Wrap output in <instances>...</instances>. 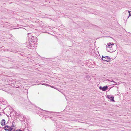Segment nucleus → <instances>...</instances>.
<instances>
[{
    "instance_id": "nucleus-1",
    "label": "nucleus",
    "mask_w": 131,
    "mask_h": 131,
    "mask_svg": "<svg viewBox=\"0 0 131 131\" xmlns=\"http://www.w3.org/2000/svg\"><path fill=\"white\" fill-rule=\"evenodd\" d=\"M28 36L29 39L28 40L27 42H28V41H29V42L28 43V45H27L28 46H29L31 47H32V45H34L33 44L35 43V41L34 40V36H32L31 35V34H29L28 35Z\"/></svg>"
},
{
    "instance_id": "nucleus-2",
    "label": "nucleus",
    "mask_w": 131,
    "mask_h": 131,
    "mask_svg": "<svg viewBox=\"0 0 131 131\" xmlns=\"http://www.w3.org/2000/svg\"><path fill=\"white\" fill-rule=\"evenodd\" d=\"M110 49L109 50L108 48L107 49V51L110 52H113L115 51L117 49V46L116 45H115L114 43L112 46L111 47Z\"/></svg>"
},
{
    "instance_id": "nucleus-3",
    "label": "nucleus",
    "mask_w": 131,
    "mask_h": 131,
    "mask_svg": "<svg viewBox=\"0 0 131 131\" xmlns=\"http://www.w3.org/2000/svg\"><path fill=\"white\" fill-rule=\"evenodd\" d=\"M102 59L104 61L109 62L110 61V58L108 56H105L104 57L103 56L102 58Z\"/></svg>"
},
{
    "instance_id": "nucleus-4",
    "label": "nucleus",
    "mask_w": 131,
    "mask_h": 131,
    "mask_svg": "<svg viewBox=\"0 0 131 131\" xmlns=\"http://www.w3.org/2000/svg\"><path fill=\"white\" fill-rule=\"evenodd\" d=\"M114 45V43H112V44H111L110 43H108L106 45V50H107V49L108 48L109 50H110L111 48V47L112 46V45Z\"/></svg>"
},
{
    "instance_id": "nucleus-5",
    "label": "nucleus",
    "mask_w": 131,
    "mask_h": 131,
    "mask_svg": "<svg viewBox=\"0 0 131 131\" xmlns=\"http://www.w3.org/2000/svg\"><path fill=\"white\" fill-rule=\"evenodd\" d=\"M108 88V87L106 86H104L103 87H102L101 86H100L99 87V89L100 90H102V91H106Z\"/></svg>"
},
{
    "instance_id": "nucleus-6",
    "label": "nucleus",
    "mask_w": 131,
    "mask_h": 131,
    "mask_svg": "<svg viewBox=\"0 0 131 131\" xmlns=\"http://www.w3.org/2000/svg\"><path fill=\"white\" fill-rule=\"evenodd\" d=\"M5 119H3L1 120V124L2 126H3L5 125Z\"/></svg>"
},
{
    "instance_id": "nucleus-7",
    "label": "nucleus",
    "mask_w": 131,
    "mask_h": 131,
    "mask_svg": "<svg viewBox=\"0 0 131 131\" xmlns=\"http://www.w3.org/2000/svg\"><path fill=\"white\" fill-rule=\"evenodd\" d=\"M9 126L8 125H6L4 127V129L6 131H9V130L10 128Z\"/></svg>"
},
{
    "instance_id": "nucleus-8",
    "label": "nucleus",
    "mask_w": 131,
    "mask_h": 131,
    "mask_svg": "<svg viewBox=\"0 0 131 131\" xmlns=\"http://www.w3.org/2000/svg\"><path fill=\"white\" fill-rule=\"evenodd\" d=\"M107 98L110 99L111 101H114V97L111 96L110 95H108L107 96Z\"/></svg>"
},
{
    "instance_id": "nucleus-9",
    "label": "nucleus",
    "mask_w": 131,
    "mask_h": 131,
    "mask_svg": "<svg viewBox=\"0 0 131 131\" xmlns=\"http://www.w3.org/2000/svg\"><path fill=\"white\" fill-rule=\"evenodd\" d=\"M12 125L11 126V127L13 128H14V127H15V125L14 124V121H13L12 123Z\"/></svg>"
},
{
    "instance_id": "nucleus-10",
    "label": "nucleus",
    "mask_w": 131,
    "mask_h": 131,
    "mask_svg": "<svg viewBox=\"0 0 131 131\" xmlns=\"http://www.w3.org/2000/svg\"><path fill=\"white\" fill-rule=\"evenodd\" d=\"M14 129H15V128H13L11 126H10L9 129V131H12Z\"/></svg>"
},
{
    "instance_id": "nucleus-11",
    "label": "nucleus",
    "mask_w": 131,
    "mask_h": 131,
    "mask_svg": "<svg viewBox=\"0 0 131 131\" xmlns=\"http://www.w3.org/2000/svg\"><path fill=\"white\" fill-rule=\"evenodd\" d=\"M107 80H108L109 81H110L111 82H112L116 83L114 81H113V80H112L111 81L108 79H107Z\"/></svg>"
},
{
    "instance_id": "nucleus-12",
    "label": "nucleus",
    "mask_w": 131,
    "mask_h": 131,
    "mask_svg": "<svg viewBox=\"0 0 131 131\" xmlns=\"http://www.w3.org/2000/svg\"><path fill=\"white\" fill-rule=\"evenodd\" d=\"M43 85H46V86H50V85H48L47 84H43Z\"/></svg>"
},
{
    "instance_id": "nucleus-13",
    "label": "nucleus",
    "mask_w": 131,
    "mask_h": 131,
    "mask_svg": "<svg viewBox=\"0 0 131 131\" xmlns=\"http://www.w3.org/2000/svg\"><path fill=\"white\" fill-rule=\"evenodd\" d=\"M130 11H128V12L129 13V16L128 17H129V16H131V13H130Z\"/></svg>"
},
{
    "instance_id": "nucleus-14",
    "label": "nucleus",
    "mask_w": 131,
    "mask_h": 131,
    "mask_svg": "<svg viewBox=\"0 0 131 131\" xmlns=\"http://www.w3.org/2000/svg\"><path fill=\"white\" fill-rule=\"evenodd\" d=\"M47 112H49V111H47Z\"/></svg>"
},
{
    "instance_id": "nucleus-15",
    "label": "nucleus",
    "mask_w": 131,
    "mask_h": 131,
    "mask_svg": "<svg viewBox=\"0 0 131 131\" xmlns=\"http://www.w3.org/2000/svg\"><path fill=\"white\" fill-rule=\"evenodd\" d=\"M19 131H22V130H19Z\"/></svg>"
},
{
    "instance_id": "nucleus-16",
    "label": "nucleus",
    "mask_w": 131,
    "mask_h": 131,
    "mask_svg": "<svg viewBox=\"0 0 131 131\" xmlns=\"http://www.w3.org/2000/svg\"><path fill=\"white\" fill-rule=\"evenodd\" d=\"M43 111H46L45 110H43Z\"/></svg>"
}]
</instances>
